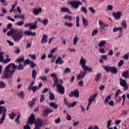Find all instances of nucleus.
<instances>
[{"instance_id": "nucleus-45", "label": "nucleus", "mask_w": 129, "mask_h": 129, "mask_svg": "<svg viewBox=\"0 0 129 129\" xmlns=\"http://www.w3.org/2000/svg\"><path fill=\"white\" fill-rule=\"evenodd\" d=\"M54 99L55 96H54V94H53V93L49 92V99L50 100H54Z\"/></svg>"}, {"instance_id": "nucleus-46", "label": "nucleus", "mask_w": 129, "mask_h": 129, "mask_svg": "<svg viewBox=\"0 0 129 129\" xmlns=\"http://www.w3.org/2000/svg\"><path fill=\"white\" fill-rule=\"evenodd\" d=\"M63 19H64V20H69V21H72V16H70L69 15H65L63 17Z\"/></svg>"}, {"instance_id": "nucleus-40", "label": "nucleus", "mask_w": 129, "mask_h": 129, "mask_svg": "<svg viewBox=\"0 0 129 129\" xmlns=\"http://www.w3.org/2000/svg\"><path fill=\"white\" fill-rule=\"evenodd\" d=\"M16 115V113L12 112L11 114H9V118H10V119H14Z\"/></svg>"}, {"instance_id": "nucleus-8", "label": "nucleus", "mask_w": 129, "mask_h": 129, "mask_svg": "<svg viewBox=\"0 0 129 129\" xmlns=\"http://www.w3.org/2000/svg\"><path fill=\"white\" fill-rule=\"evenodd\" d=\"M55 85H57V89L58 90L59 93L60 94H64L65 92V88L64 87L62 86L61 84H55Z\"/></svg>"}, {"instance_id": "nucleus-56", "label": "nucleus", "mask_w": 129, "mask_h": 129, "mask_svg": "<svg viewBox=\"0 0 129 129\" xmlns=\"http://www.w3.org/2000/svg\"><path fill=\"white\" fill-rule=\"evenodd\" d=\"M21 117V114L18 112L17 113V123L20 124V121L19 119H20V118Z\"/></svg>"}, {"instance_id": "nucleus-55", "label": "nucleus", "mask_w": 129, "mask_h": 129, "mask_svg": "<svg viewBox=\"0 0 129 129\" xmlns=\"http://www.w3.org/2000/svg\"><path fill=\"white\" fill-rule=\"evenodd\" d=\"M99 52L101 54H104L105 53V49H104V48H103L100 47V48L99 49Z\"/></svg>"}, {"instance_id": "nucleus-34", "label": "nucleus", "mask_w": 129, "mask_h": 129, "mask_svg": "<svg viewBox=\"0 0 129 129\" xmlns=\"http://www.w3.org/2000/svg\"><path fill=\"white\" fill-rule=\"evenodd\" d=\"M110 72L111 73H113V74H116V73H117V69L114 67H111Z\"/></svg>"}, {"instance_id": "nucleus-7", "label": "nucleus", "mask_w": 129, "mask_h": 129, "mask_svg": "<svg viewBox=\"0 0 129 129\" xmlns=\"http://www.w3.org/2000/svg\"><path fill=\"white\" fill-rule=\"evenodd\" d=\"M43 12V9L41 7H36L33 9V13L35 16H38Z\"/></svg>"}, {"instance_id": "nucleus-47", "label": "nucleus", "mask_w": 129, "mask_h": 129, "mask_svg": "<svg viewBox=\"0 0 129 129\" xmlns=\"http://www.w3.org/2000/svg\"><path fill=\"white\" fill-rule=\"evenodd\" d=\"M70 72H71V69H70V68H67L64 70V72H63V73H64V74H68V73H70Z\"/></svg>"}, {"instance_id": "nucleus-10", "label": "nucleus", "mask_w": 129, "mask_h": 129, "mask_svg": "<svg viewBox=\"0 0 129 129\" xmlns=\"http://www.w3.org/2000/svg\"><path fill=\"white\" fill-rule=\"evenodd\" d=\"M50 76L51 77H52V78H53V87H55V85H57L59 83V81L58 80V78H57V75L56 74V73H54L51 74L50 75Z\"/></svg>"}, {"instance_id": "nucleus-5", "label": "nucleus", "mask_w": 129, "mask_h": 129, "mask_svg": "<svg viewBox=\"0 0 129 129\" xmlns=\"http://www.w3.org/2000/svg\"><path fill=\"white\" fill-rule=\"evenodd\" d=\"M11 35H12L14 40L16 41L17 40V30L14 28H12L11 31L7 33V36L8 37L11 36Z\"/></svg>"}, {"instance_id": "nucleus-41", "label": "nucleus", "mask_w": 129, "mask_h": 129, "mask_svg": "<svg viewBox=\"0 0 129 129\" xmlns=\"http://www.w3.org/2000/svg\"><path fill=\"white\" fill-rule=\"evenodd\" d=\"M32 76L34 79L35 78H36V77H37V71H36L35 70H33L32 73Z\"/></svg>"}, {"instance_id": "nucleus-2", "label": "nucleus", "mask_w": 129, "mask_h": 129, "mask_svg": "<svg viewBox=\"0 0 129 129\" xmlns=\"http://www.w3.org/2000/svg\"><path fill=\"white\" fill-rule=\"evenodd\" d=\"M80 64L81 65L83 70H88L89 72H92V69L91 68L88 67L87 66H86V59L84 58V57H83L82 56L81 57L80 60Z\"/></svg>"}, {"instance_id": "nucleus-16", "label": "nucleus", "mask_w": 129, "mask_h": 129, "mask_svg": "<svg viewBox=\"0 0 129 129\" xmlns=\"http://www.w3.org/2000/svg\"><path fill=\"white\" fill-rule=\"evenodd\" d=\"M2 115H6L7 113V108L6 107L0 106V114H2Z\"/></svg>"}, {"instance_id": "nucleus-1", "label": "nucleus", "mask_w": 129, "mask_h": 129, "mask_svg": "<svg viewBox=\"0 0 129 129\" xmlns=\"http://www.w3.org/2000/svg\"><path fill=\"white\" fill-rule=\"evenodd\" d=\"M16 69H17V66L15 63H9L5 68L4 77L5 78H11L16 72Z\"/></svg>"}, {"instance_id": "nucleus-53", "label": "nucleus", "mask_w": 129, "mask_h": 129, "mask_svg": "<svg viewBox=\"0 0 129 129\" xmlns=\"http://www.w3.org/2000/svg\"><path fill=\"white\" fill-rule=\"evenodd\" d=\"M29 57H31V59L33 60H36L37 59V56H36V54H29Z\"/></svg>"}, {"instance_id": "nucleus-62", "label": "nucleus", "mask_w": 129, "mask_h": 129, "mask_svg": "<svg viewBox=\"0 0 129 129\" xmlns=\"http://www.w3.org/2000/svg\"><path fill=\"white\" fill-rule=\"evenodd\" d=\"M18 70H24V66L20 63L17 67Z\"/></svg>"}, {"instance_id": "nucleus-35", "label": "nucleus", "mask_w": 129, "mask_h": 129, "mask_svg": "<svg viewBox=\"0 0 129 129\" xmlns=\"http://www.w3.org/2000/svg\"><path fill=\"white\" fill-rule=\"evenodd\" d=\"M35 101H36V98H33L32 100L29 102L28 104L30 107L35 105Z\"/></svg>"}, {"instance_id": "nucleus-61", "label": "nucleus", "mask_w": 129, "mask_h": 129, "mask_svg": "<svg viewBox=\"0 0 129 129\" xmlns=\"http://www.w3.org/2000/svg\"><path fill=\"white\" fill-rule=\"evenodd\" d=\"M17 18H20L21 20H23V21H24L25 20V15H24V14L21 15H17Z\"/></svg>"}, {"instance_id": "nucleus-50", "label": "nucleus", "mask_w": 129, "mask_h": 129, "mask_svg": "<svg viewBox=\"0 0 129 129\" xmlns=\"http://www.w3.org/2000/svg\"><path fill=\"white\" fill-rule=\"evenodd\" d=\"M6 85L5 82L1 81L0 82V88H5L6 87Z\"/></svg>"}, {"instance_id": "nucleus-54", "label": "nucleus", "mask_w": 129, "mask_h": 129, "mask_svg": "<svg viewBox=\"0 0 129 129\" xmlns=\"http://www.w3.org/2000/svg\"><path fill=\"white\" fill-rule=\"evenodd\" d=\"M113 10V6L112 5H109L107 6V11H112Z\"/></svg>"}, {"instance_id": "nucleus-22", "label": "nucleus", "mask_w": 129, "mask_h": 129, "mask_svg": "<svg viewBox=\"0 0 129 129\" xmlns=\"http://www.w3.org/2000/svg\"><path fill=\"white\" fill-rule=\"evenodd\" d=\"M103 60H105V61L107 60V55H101V58L99 59L100 63H103Z\"/></svg>"}, {"instance_id": "nucleus-39", "label": "nucleus", "mask_w": 129, "mask_h": 129, "mask_svg": "<svg viewBox=\"0 0 129 129\" xmlns=\"http://www.w3.org/2000/svg\"><path fill=\"white\" fill-rule=\"evenodd\" d=\"M64 26L68 27L69 28H71V27H73V23H69L68 22H66L64 23Z\"/></svg>"}, {"instance_id": "nucleus-64", "label": "nucleus", "mask_w": 129, "mask_h": 129, "mask_svg": "<svg viewBox=\"0 0 129 129\" xmlns=\"http://www.w3.org/2000/svg\"><path fill=\"white\" fill-rule=\"evenodd\" d=\"M67 120H71L72 119V117L68 113H67Z\"/></svg>"}, {"instance_id": "nucleus-37", "label": "nucleus", "mask_w": 129, "mask_h": 129, "mask_svg": "<svg viewBox=\"0 0 129 129\" xmlns=\"http://www.w3.org/2000/svg\"><path fill=\"white\" fill-rule=\"evenodd\" d=\"M112 122V120L111 119L108 120L107 121V128H110V126H111V123Z\"/></svg>"}, {"instance_id": "nucleus-33", "label": "nucleus", "mask_w": 129, "mask_h": 129, "mask_svg": "<svg viewBox=\"0 0 129 129\" xmlns=\"http://www.w3.org/2000/svg\"><path fill=\"white\" fill-rule=\"evenodd\" d=\"M110 99H111V95H109L106 97L105 99L104 100V103L106 104H107V103L109 102V100H110Z\"/></svg>"}, {"instance_id": "nucleus-48", "label": "nucleus", "mask_w": 129, "mask_h": 129, "mask_svg": "<svg viewBox=\"0 0 129 129\" xmlns=\"http://www.w3.org/2000/svg\"><path fill=\"white\" fill-rule=\"evenodd\" d=\"M49 115L48 108L43 110V116H47Z\"/></svg>"}, {"instance_id": "nucleus-29", "label": "nucleus", "mask_w": 129, "mask_h": 129, "mask_svg": "<svg viewBox=\"0 0 129 129\" xmlns=\"http://www.w3.org/2000/svg\"><path fill=\"white\" fill-rule=\"evenodd\" d=\"M25 56L19 57L17 59V63H22V62H24Z\"/></svg>"}, {"instance_id": "nucleus-21", "label": "nucleus", "mask_w": 129, "mask_h": 129, "mask_svg": "<svg viewBox=\"0 0 129 129\" xmlns=\"http://www.w3.org/2000/svg\"><path fill=\"white\" fill-rule=\"evenodd\" d=\"M56 64H59V65H62L64 61L62 60V58L59 56L55 61Z\"/></svg>"}, {"instance_id": "nucleus-23", "label": "nucleus", "mask_w": 129, "mask_h": 129, "mask_svg": "<svg viewBox=\"0 0 129 129\" xmlns=\"http://www.w3.org/2000/svg\"><path fill=\"white\" fill-rule=\"evenodd\" d=\"M99 25L100 26L101 29H104L105 27H108V25H105L103 22L99 20Z\"/></svg>"}, {"instance_id": "nucleus-63", "label": "nucleus", "mask_w": 129, "mask_h": 129, "mask_svg": "<svg viewBox=\"0 0 129 129\" xmlns=\"http://www.w3.org/2000/svg\"><path fill=\"white\" fill-rule=\"evenodd\" d=\"M18 95L20 96V97H21L22 99H23L24 98V96H25V94H24V92L23 91H21L19 93H18Z\"/></svg>"}, {"instance_id": "nucleus-44", "label": "nucleus", "mask_w": 129, "mask_h": 129, "mask_svg": "<svg viewBox=\"0 0 129 129\" xmlns=\"http://www.w3.org/2000/svg\"><path fill=\"white\" fill-rule=\"evenodd\" d=\"M81 11L84 14H87V8H86L85 7H82Z\"/></svg>"}, {"instance_id": "nucleus-9", "label": "nucleus", "mask_w": 129, "mask_h": 129, "mask_svg": "<svg viewBox=\"0 0 129 129\" xmlns=\"http://www.w3.org/2000/svg\"><path fill=\"white\" fill-rule=\"evenodd\" d=\"M36 122V119H35V114H31V116L29 117L27 123L29 124H33Z\"/></svg>"}, {"instance_id": "nucleus-17", "label": "nucleus", "mask_w": 129, "mask_h": 129, "mask_svg": "<svg viewBox=\"0 0 129 129\" xmlns=\"http://www.w3.org/2000/svg\"><path fill=\"white\" fill-rule=\"evenodd\" d=\"M35 125L39 127H42V126L43 125V120H42V119H38L36 121Z\"/></svg>"}, {"instance_id": "nucleus-27", "label": "nucleus", "mask_w": 129, "mask_h": 129, "mask_svg": "<svg viewBox=\"0 0 129 129\" xmlns=\"http://www.w3.org/2000/svg\"><path fill=\"white\" fill-rule=\"evenodd\" d=\"M106 44V40H102L99 43V47L101 48V47H104Z\"/></svg>"}, {"instance_id": "nucleus-4", "label": "nucleus", "mask_w": 129, "mask_h": 129, "mask_svg": "<svg viewBox=\"0 0 129 129\" xmlns=\"http://www.w3.org/2000/svg\"><path fill=\"white\" fill-rule=\"evenodd\" d=\"M70 4L72 6V8L76 10L79 8V6H82V2L79 1H75L71 2Z\"/></svg>"}, {"instance_id": "nucleus-30", "label": "nucleus", "mask_w": 129, "mask_h": 129, "mask_svg": "<svg viewBox=\"0 0 129 129\" xmlns=\"http://www.w3.org/2000/svg\"><path fill=\"white\" fill-rule=\"evenodd\" d=\"M41 23L43 26H47L49 24V19L45 18L41 21Z\"/></svg>"}, {"instance_id": "nucleus-28", "label": "nucleus", "mask_w": 129, "mask_h": 129, "mask_svg": "<svg viewBox=\"0 0 129 129\" xmlns=\"http://www.w3.org/2000/svg\"><path fill=\"white\" fill-rule=\"evenodd\" d=\"M49 106L51 107H53V108H54V109H57V108H58V105L55 103V102H50L49 103Z\"/></svg>"}, {"instance_id": "nucleus-36", "label": "nucleus", "mask_w": 129, "mask_h": 129, "mask_svg": "<svg viewBox=\"0 0 129 129\" xmlns=\"http://www.w3.org/2000/svg\"><path fill=\"white\" fill-rule=\"evenodd\" d=\"M4 55H5V52H0V63L2 62H4Z\"/></svg>"}, {"instance_id": "nucleus-38", "label": "nucleus", "mask_w": 129, "mask_h": 129, "mask_svg": "<svg viewBox=\"0 0 129 129\" xmlns=\"http://www.w3.org/2000/svg\"><path fill=\"white\" fill-rule=\"evenodd\" d=\"M102 67L103 68H104V70H105V71H106L107 72H109L111 68V67H108L107 66H103Z\"/></svg>"}, {"instance_id": "nucleus-60", "label": "nucleus", "mask_w": 129, "mask_h": 129, "mask_svg": "<svg viewBox=\"0 0 129 129\" xmlns=\"http://www.w3.org/2000/svg\"><path fill=\"white\" fill-rule=\"evenodd\" d=\"M31 88V90H32L33 92H34V93L36 92V91L38 90V89H39V88H37V86H35L34 87H32Z\"/></svg>"}, {"instance_id": "nucleus-52", "label": "nucleus", "mask_w": 129, "mask_h": 129, "mask_svg": "<svg viewBox=\"0 0 129 129\" xmlns=\"http://www.w3.org/2000/svg\"><path fill=\"white\" fill-rule=\"evenodd\" d=\"M115 100L116 102H120L121 101V98L119 96H115Z\"/></svg>"}, {"instance_id": "nucleus-19", "label": "nucleus", "mask_w": 129, "mask_h": 129, "mask_svg": "<svg viewBox=\"0 0 129 129\" xmlns=\"http://www.w3.org/2000/svg\"><path fill=\"white\" fill-rule=\"evenodd\" d=\"M24 34L25 35H26L27 36H30V35H31V36H36V32H32L29 30L28 31H25L24 32Z\"/></svg>"}, {"instance_id": "nucleus-14", "label": "nucleus", "mask_w": 129, "mask_h": 129, "mask_svg": "<svg viewBox=\"0 0 129 129\" xmlns=\"http://www.w3.org/2000/svg\"><path fill=\"white\" fill-rule=\"evenodd\" d=\"M84 72H80V74L77 76V79L80 80V79H83L86 75V70H84Z\"/></svg>"}, {"instance_id": "nucleus-59", "label": "nucleus", "mask_w": 129, "mask_h": 129, "mask_svg": "<svg viewBox=\"0 0 129 129\" xmlns=\"http://www.w3.org/2000/svg\"><path fill=\"white\" fill-rule=\"evenodd\" d=\"M89 11H90V12H91V13H92V14H95V13L96 12L95 9H94V8H93V7H89Z\"/></svg>"}, {"instance_id": "nucleus-58", "label": "nucleus", "mask_w": 129, "mask_h": 129, "mask_svg": "<svg viewBox=\"0 0 129 129\" xmlns=\"http://www.w3.org/2000/svg\"><path fill=\"white\" fill-rule=\"evenodd\" d=\"M108 104L110 106H114V101L112 100L109 101V102L108 103Z\"/></svg>"}, {"instance_id": "nucleus-25", "label": "nucleus", "mask_w": 129, "mask_h": 129, "mask_svg": "<svg viewBox=\"0 0 129 129\" xmlns=\"http://www.w3.org/2000/svg\"><path fill=\"white\" fill-rule=\"evenodd\" d=\"M121 26L123 28L126 29L127 28V25L126 24V21L125 20H123L121 22Z\"/></svg>"}, {"instance_id": "nucleus-13", "label": "nucleus", "mask_w": 129, "mask_h": 129, "mask_svg": "<svg viewBox=\"0 0 129 129\" xmlns=\"http://www.w3.org/2000/svg\"><path fill=\"white\" fill-rule=\"evenodd\" d=\"M48 42V35L44 34L43 35L41 40V44H47Z\"/></svg>"}, {"instance_id": "nucleus-32", "label": "nucleus", "mask_w": 129, "mask_h": 129, "mask_svg": "<svg viewBox=\"0 0 129 129\" xmlns=\"http://www.w3.org/2000/svg\"><path fill=\"white\" fill-rule=\"evenodd\" d=\"M78 40H79V38H78V36H77V35H75L73 39V45L74 46H76L77 42H78Z\"/></svg>"}, {"instance_id": "nucleus-49", "label": "nucleus", "mask_w": 129, "mask_h": 129, "mask_svg": "<svg viewBox=\"0 0 129 129\" xmlns=\"http://www.w3.org/2000/svg\"><path fill=\"white\" fill-rule=\"evenodd\" d=\"M32 61H31V60H30V59L27 58L26 60H25L24 62V66H26V65H28V64H30L31 62Z\"/></svg>"}, {"instance_id": "nucleus-42", "label": "nucleus", "mask_w": 129, "mask_h": 129, "mask_svg": "<svg viewBox=\"0 0 129 129\" xmlns=\"http://www.w3.org/2000/svg\"><path fill=\"white\" fill-rule=\"evenodd\" d=\"M5 119H6V115H3L2 116V117L0 119V125L1 124L4 123V121H5Z\"/></svg>"}, {"instance_id": "nucleus-43", "label": "nucleus", "mask_w": 129, "mask_h": 129, "mask_svg": "<svg viewBox=\"0 0 129 129\" xmlns=\"http://www.w3.org/2000/svg\"><path fill=\"white\" fill-rule=\"evenodd\" d=\"M76 104H77V102L76 101H74L72 103L69 104V106H68V107H74V106H76Z\"/></svg>"}, {"instance_id": "nucleus-6", "label": "nucleus", "mask_w": 129, "mask_h": 129, "mask_svg": "<svg viewBox=\"0 0 129 129\" xmlns=\"http://www.w3.org/2000/svg\"><path fill=\"white\" fill-rule=\"evenodd\" d=\"M119 83L120 85H121L122 87L124 88V90H125V91L128 89V86L127 85V83H126V81L123 80L122 78H120Z\"/></svg>"}, {"instance_id": "nucleus-57", "label": "nucleus", "mask_w": 129, "mask_h": 129, "mask_svg": "<svg viewBox=\"0 0 129 129\" xmlns=\"http://www.w3.org/2000/svg\"><path fill=\"white\" fill-rule=\"evenodd\" d=\"M123 59H125V60H128L129 58V52H127L122 57Z\"/></svg>"}, {"instance_id": "nucleus-20", "label": "nucleus", "mask_w": 129, "mask_h": 129, "mask_svg": "<svg viewBox=\"0 0 129 129\" xmlns=\"http://www.w3.org/2000/svg\"><path fill=\"white\" fill-rule=\"evenodd\" d=\"M23 38V31L18 32L17 34V40L19 41Z\"/></svg>"}, {"instance_id": "nucleus-3", "label": "nucleus", "mask_w": 129, "mask_h": 129, "mask_svg": "<svg viewBox=\"0 0 129 129\" xmlns=\"http://www.w3.org/2000/svg\"><path fill=\"white\" fill-rule=\"evenodd\" d=\"M97 95H98V94L97 93H95L92 95H91L88 99V104L87 105V107H86V110L88 111L89 110V107H90V105H91V104H92L93 101H94V100H95V98H96V97H97Z\"/></svg>"}, {"instance_id": "nucleus-15", "label": "nucleus", "mask_w": 129, "mask_h": 129, "mask_svg": "<svg viewBox=\"0 0 129 129\" xmlns=\"http://www.w3.org/2000/svg\"><path fill=\"white\" fill-rule=\"evenodd\" d=\"M60 12L61 13H68L71 15L72 14V13H71V11H70V9H69V8L67 7H61L60 9Z\"/></svg>"}, {"instance_id": "nucleus-51", "label": "nucleus", "mask_w": 129, "mask_h": 129, "mask_svg": "<svg viewBox=\"0 0 129 129\" xmlns=\"http://www.w3.org/2000/svg\"><path fill=\"white\" fill-rule=\"evenodd\" d=\"M98 33V30L97 29H95L94 30H93L92 33V36L93 37L94 36H95L96 34Z\"/></svg>"}, {"instance_id": "nucleus-18", "label": "nucleus", "mask_w": 129, "mask_h": 129, "mask_svg": "<svg viewBox=\"0 0 129 129\" xmlns=\"http://www.w3.org/2000/svg\"><path fill=\"white\" fill-rule=\"evenodd\" d=\"M117 31H119V33L121 35H122V27H115L113 29V33H116V32H117Z\"/></svg>"}, {"instance_id": "nucleus-26", "label": "nucleus", "mask_w": 129, "mask_h": 129, "mask_svg": "<svg viewBox=\"0 0 129 129\" xmlns=\"http://www.w3.org/2000/svg\"><path fill=\"white\" fill-rule=\"evenodd\" d=\"M122 76L124 78H129V73L128 71H126L122 73Z\"/></svg>"}, {"instance_id": "nucleus-12", "label": "nucleus", "mask_w": 129, "mask_h": 129, "mask_svg": "<svg viewBox=\"0 0 129 129\" xmlns=\"http://www.w3.org/2000/svg\"><path fill=\"white\" fill-rule=\"evenodd\" d=\"M69 96L70 97L75 96V97L78 98V97H79V91H78V90H76L74 91H72L69 95Z\"/></svg>"}, {"instance_id": "nucleus-31", "label": "nucleus", "mask_w": 129, "mask_h": 129, "mask_svg": "<svg viewBox=\"0 0 129 129\" xmlns=\"http://www.w3.org/2000/svg\"><path fill=\"white\" fill-rule=\"evenodd\" d=\"M82 21L84 27L88 26V21L86 20V19H85V18H84L83 16L82 17Z\"/></svg>"}, {"instance_id": "nucleus-11", "label": "nucleus", "mask_w": 129, "mask_h": 129, "mask_svg": "<svg viewBox=\"0 0 129 129\" xmlns=\"http://www.w3.org/2000/svg\"><path fill=\"white\" fill-rule=\"evenodd\" d=\"M122 15V12L118 11L116 13H113V17L115 18V20H119Z\"/></svg>"}, {"instance_id": "nucleus-24", "label": "nucleus", "mask_w": 129, "mask_h": 129, "mask_svg": "<svg viewBox=\"0 0 129 129\" xmlns=\"http://www.w3.org/2000/svg\"><path fill=\"white\" fill-rule=\"evenodd\" d=\"M25 28H27L28 27H29V28L30 30H35L34 28V26L33 25V23H26L24 25Z\"/></svg>"}]
</instances>
